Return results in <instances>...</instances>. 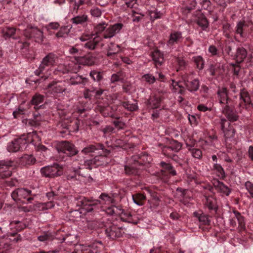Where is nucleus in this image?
<instances>
[{
    "label": "nucleus",
    "instance_id": "c9c22d12",
    "mask_svg": "<svg viewBox=\"0 0 253 253\" xmlns=\"http://www.w3.org/2000/svg\"><path fill=\"white\" fill-rule=\"evenodd\" d=\"M193 60L199 70H202L204 67V60L201 56H196L193 57Z\"/></svg>",
    "mask_w": 253,
    "mask_h": 253
},
{
    "label": "nucleus",
    "instance_id": "de8ad7c7",
    "mask_svg": "<svg viewBox=\"0 0 253 253\" xmlns=\"http://www.w3.org/2000/svg\"><path fill=\"white\" fill-rule=\"evenodd\" d=\"M245 26L244 21H240L238 22L236 26V33L240 35L241 37L243 36V28Z\"/></svg>",
    "mask_w": 253,
    "mask_h": 253
},
{
    "label": "nucleus",
    "instance_id": "4be33fe9",
    "mask_svg": "<svg viewBox=\"0 0 253 253\" xmlns=\"http://www.w3.org/2000/svg\"><path fill=\"white\" fill-rule=\"evenodd\" d=\"M247 56V51L242 47H238L236 51L235 59L238 63L242 62Z\"/></svg>",
    "mask_w": 253,
    "mask_h": 253
},
{
    "label": "nucleus",
    "instance_id": "bf43d9fd",
    "mask_svg": "<svg viewBox=\"0 0 253 253\" xmlns=\"http://www.w3.org/2000/svg\"><path fill=\"white\" fill-rule=\"evenodd\" d=\"M176 60L178 65L177 71H178L179 70H182L185 66V62L182 58H177Z\"/></svg>",
    "mask_w": 253,
    "mask_h": 253
},
{
    "label": "nucleus",
    "instance_id": "a18cd8bd",
    "mask_svg": "<svg viewBox=\"0 0 253 253\" xmlns=\"http://www.w3.org/2000/svg\"><path fill=\"white\" fill-rule=\"evenodd\" d=\"M160 165L165 169L169 170V173H170L172 175H176V171L173 169L172 167L169 164H167L164 162H162L160 163Z\"/></svg>",
    "mask_w": 253,
    "mask_h": 253
},
{
    "label": "nucleus",
    "instance_id": "4d7b16f0",
    "mask_svg": "<svg viewBox=\"0 0 253 253\" xmlns=\"http://www.w3.org/2000/svg\"><path fill=\"white\" fill-rule=\"evenodd\" d=\"M38 239L39 241L42 242H46L51 240L52 238L49 234L45 233L43 235L39 236Z\"/></svg>",
    "mask_w": 253,
    "mask_h": 253
},
{
    "label": "nucleus",
    "instance_id": "aec40b11",
    "mask_svg": "<svg viewBox=\"0 0 253 253\" xmlns=\"http://www.w3.org/2000/svg\"><path fill=\"white\" fill-rule=\"evenodd\" d=\"M219 103L227 105L228 100L227 90L225 87L219 88L217 91Z\"/></svg>",
    "mask_w": 253,
    "mask_h": 253
},
{
    "label": "nucleus",
    "instance_id": "864d4df0",
    "mask_svg": "<svg viewBox=\"0 0 253 253\" xmlns=\"http://www.w3.org/2000/svg\"><path fill=\"white\" fill-rule=\"evenodd\" d=\"M90 12L91 15L95 17H99L101 15V11L99 8L96 7H92L90 10Z\"/></svg>",
    "mask_w": 253,
    "mask_h": 253
},
{
    "label": "nucleus",
    "instance_id": "680f3d73",
    "mask_svg": "<svg viewBox=\"0 0 253 253\" xmlns=\"http://www.w3.org/2000/svg\"><path fill=\"white\" fill-rule=\"evenodd\" d=\"M245 187L250 195L253 194V184L250 181L245 183Z\"/></svg>",
    "mask_w": 253,
    "mask_h": 253
},
{
    "label": "nucleus",
    "instance_id": "603ef678",
    "mask_svg": "<svg viewBox=\"0 0 253 253\" xmlns=\"http://www.w3.org/2000/svg\"><path fill=\"white\" fill-rule=\"evenodd\" d=\"M136 0H129V1H126L125 4H123L122 7L123 9H126V8H132L134 7V5L136 4Z\"/></svg>",
    "mask_w": 253,
    "mask_h": 253
},
{
    "label": "nucleus",
    "instance_id": "ea45409f",
    "mask_svg": "<svg viewBox=\"0 0 253 253\" xmlns=\"http://www.w3.org/2000/svg\"><path fill=\"white\" fill-rule=\"evenodd\" d=\"M83 82V79L82 77L78 76L76 74H74L70 77V84L75 85L81 84Z\"/></svg>",
    "mask_w": 253,
    "mask_h": 253
},
{
    "label": "nucleus",
    "instance_id": "f704fd0d",
    "mask_svg": "<svg viewBox=\"0 0 253 253\" xmlns=\"http://www.w3.org/2000/svg\"><path fill=\"white\" fill-rule=\"evenodd\" d=\"M144 14L138 9H133L132 10V21L133 22H139L142 19Z\"/></svg>",
    "mask_w": 253,
    "mask_h": 253
},
{
    "label": "nucleus",
    "instance_id": "a211bd4d",
    "mask_svg": "<svg viewBox=\"0 0 253 253\" xmlns=\"http://www.w3.org/2000/svg\"><path fill=\"white\" fill-rule=\"evenodd\" d=\"M222 112L230 122L236 121L238 119L236 112L230 109L227 105L222 107Z\"/></svg>",
    "mask_w": 253,
    "mask_h": 253
},
{
    "label": "nucleus",
    "instance_id": "bb28decb",
    "mask_svg": "<svg viewBox=\"0 0 253 253\" xmlns=\"http://www.w3.org/2000/svg\"><path fill=\"white\" fill-rule=\"evenodd\" d=\"M216 188L217 190L225 196H228L231 193L230 188L221 182H218Z\"/></svg>",
    "mask_w": 253,
    "mask_h": 253
},
{
    "label": "nucleus",
    "instance_id": "393cba45",
    "mask_svg": "<svg viewBox=\"0 0 253 253\" xmlns=\"http://www.w3.org/2000/svg\"><path fill=\"white\" fill-rule=\"evenodd\" d=\"M88 20V16L85 14L77 15L72 19V22L75 24H83Z\"/></svg>",
    "mask_w": 253,
    "mask_h": 253
},
{
    "label": "nucleus",
    "instance_id": "4c0bfd02",
    "mask_svg": "<svg viewBox=\"0 0 253 253\" xmlns=\"http://www.w3.org/2000/svg\"><path fill=\"white\" fill-rule=\"evenodd\" d=\"M213 103L210 102L207 103L206 104H200L198 105L197 109L201 112H205L206 111H211L212 109Z\"/></svg>",
    "mask_w": 253,
    "mask_h": 253
},
{
    "label": "nucleus",
    "instance_id": "e433bc0d",
    "mask_svg": "<svg viewBox=\"0 0 253 253\" xmlns=\"http://www.w3.org/2000/svg\"><path fill=\"white\" fill-rule=\"evenodd\" d=\"M35 159L32 155H25L21 158V161L26 165H30L35 163Z\"/></svg>",
    "mask_w": 253,
    "mask_h": 253
},
{
    "label": "nucleus",
    "instance_id": "1a4fd4ad",
    "mask_svg": "<svg viewBox=\"0 0 253 253\" xmlns=\"http://www.w3.org/2000/svg\"><path fill=\"white\" fill-rule=\"evenodd\" d=\"M23 35L27 39L34 38L36 42H43V32L36 27L28 25L23 32Z\"/></svg>",
    "mask_w": 253,
    "mask_h": 253
},
{
    "label": "nucleus",
    "instance_id": "9d476101",
    "mask_svg": "<svg viewBox=\"0 0 253 253\" xmlns=\"http://www.w3.org/2000/svg\"><path fill=\"white\" fill-rule=\"evenodd\" d=\"M101 39V38L97 34L83 35L80 38L82 42H85L84 44V47L90 50L95 49Z\"/></svg>",
    "mask_w": 253,
    "mask_h": 253
},
{
    "label": "nucleus",
    "instance_id": "f03ea898",
    "mask_svg": "<svg viewBox=\"0 0 253 253\" xmlns=\"http://www.w3.org/2000/svg\"><path fill=\"white\" fill-rule=\"evenodd\" d=\"M72 61L66 62L64 64H60L53 72L55 75L66 74L69 72L77 73L80 66V64H83L88 66L92 65L94 62L89 57H74L71 58Z\"/></svg>",
    "mask_w": 253,
    "mask_h": 253
},
{
    "label": "nucleus",
    "instance_id": "b1692460",
    "mask_svg": "<svg viewBox=\"0 0 253 253\" xmlns=\"http://www.w3.org/2000/svg\"><path fill=\"white\" fill-rule=\"evenodd\" d=\"M161 98L160 95L151 96L148 101L149 107L152 109L157 108L160 106Z\"/></svg>",
    "mask_w": 253,
    "mask_h": 253
},
{
    "label": "nucleus",
    "instance_id": "ddd939ff",
    "mask_svg": "<svg viewBox=\"0 0 253 253\" xmlns=\"http://www.w3.org/2000/svg\"><path fill=\"white\" fill-rule=\"evenodd\" d=\"M56 57L51 53L47 55L42 60L39 70L36 71V74L44 73L45 70H48L55 62Z\"/></svg>",
    "mask_w": 253,
    "mask_h": 253
},
{
    "label": "nucleus",
    "instance_id": "5701e85b",
    "mask_svg": "<svg viewBox=\"0 0 253 253\" xmlns=\"http://www.w3.org/2000/svg\"><path fill=\"white\" fill-rule=\"evenodd\" d=\"M118 214L120 215L122 220L124 221L129 223H133L134 224L137 223L136 222L133 221L132 218V215L129 212H126L121 208L119 209Z\"/></svg>",
    "mask_w": 253,
    "mask_h": 253
},
{
    "label": "nucleus",
    "instance_id": "0e129e2a",
    "mask_svg": "<svg viewBox=\"0 0 253 253\" xmlns=\"http://www.w3.org/2000/svg\"><path fill=\"white\" fill-rule=\"evenodd\" d=\"M208 51L212 56H214L218 54V50L216 47L214 45L210 46L208 49Z\"/></svg>",
    "mask_w": 253,
    "mask_h": 253
},
{
    "label": "nucleus",
    "instance_id": "9b49d317",
    "mask_svg": "<svg viewBox=\"0 0 253 253\" xmlns=\"http://www.w3.org/2000/svg\"><path fill=\"white\" fill-rule=\"evenodd\" d=\"M57 151L60 155L65 154L68 156H72L78 152L75 146L67 141L60 142L56 147Z\"/></svg>",
    "mask_w": 253,
    "mask_h": 253
},
{
    "label": "nucleus",
    "instance_id": "f8f14e48",
    "mask_svg": "<svg viewBox=\"0 0 253 253\" xmlns=\"http://www.w3.org/2000/svg\"><path fill=\"white\" fill-rule=\"evenodd\" d=\"M31 191L25 188H18L12 192L11 193L12 198L15 201H21L24 202V200L27 199V201L32 200L33 198L30 197Z\"/></svg>",
    "mask_w": 253,
    "mask_h": 253
},
{
    "label": "nucleus",
    "instance_id": "f257e3e1",
    "mask_svg": "<svg viewBox=\"0 0 253 253\" xmlns=\"http://www.w3.org/2000/svg\"><path fill=\"white\" fill-rule=\"evenodd\" d=\"M100 198L101 200L100 203L102 204H105L107 206L110 205L114 202L113 198L104 193L102 194L100 196ZM100 204V202L98 201H88L84 197H80L77 200V205L81 207V209H80L81 211H79V210H75L72 211V213L77 216L79 214L80 216H81V213L84 211L85 213L92 211H96Z\"/></svg>",
    "mask_w": 253,
    "mask_h": 253
},
{
    "label": "nucleus",
    "instance_id": "dca6fc26",
    "mask_svg": "<svg viewBox=\"0 0 253 253\" xmlns=\"http://www.w3.org/2000/svg\"><path fill=\"white\" fill-rule=\"evenodd\" d=\"M106 234L110 238L114 239L116 238L121 237L122 233L118 228L115 225H111L106 228L105 230Z\"/></svg>",
    "mask_w": 253,
    "mask_h": 253
},
{
    "label": "nucleus",
    "instance_id": "338daca9",
    "mask_svg": "<svg viewBox=\"0 0 253 253\" xmlns=\"http://www.w3.org/2000/svg\"><path fill=\"white\" fill-rule=\"evenodd\" d=\"M94 94V90L91 91L88 89L84 92V96L85 98H89Z\"/></svg>",
    "mask_w": 253,
    "mask_h": 253
},
{
    "label": "nucleus",
    "instance_id": "8fccbe9b",
    "mask_svg": "<svg viewBox=\"0 0 253 253\" xmlns=\"http://www.w3.org/2000/svg\"><path fill=\"white\" fill-rule=\"evenodd\" d=\"M219 5L224 8H225L228 3L234 2L236 0H214Z\"/></svg>",
    "mask_w": 253,
    "mask_h": 253
},
{
    "label": "nucleus",
    "instance_id": "7ed1b4c3",
    "mask_svg": "<svg viewBox=\"0 0 253 253\" xmlns=\"http://www.w3.org/2000/svg\"><path fill=\"white\" fill-rule=\"evenodd\" d=\"M95 150H101V153L99 152L101 156H95L94 159L92 160L85 161L84 166L87 169H91L93 167H96L103 165L104 161L106 159L105 156H106L110 153V151L104 149L103 145L101 144L90 145L84 148L82 152L84 154H87L94 152Z\"/></svg>",
    "mask_w": 253,
    "mask_h": 253
},
{
    "label": "nucleus",
    "instance_id": "0eeeda50",
    "mask_svg": "<svg viewBox=\"0 0 253 253\" xmlns=\"http://www.w3.org/2000/svg\"><path fill=\"white\" fill-rule=\"evenodd\" d=\"M42 175L47 177H54L63 174V167L58 164L54 163L52 165L44 167L41 169Z\"/></svg>",
    "mask_w": 253,
    "mask_h": 253
},
{
    "label": "nucleus",
    "instance_id": "423d86ee",
    "mask_svg": "<svg viewBox=\"0 0 253 253\" xmlns=\"http://www.w3.org/2000/svg\"><path fill=\"white\" fill-rule=\"evenodd\" d=\"M21 237L16 233H11L0 237V249H3L0 253H12L13 245L20 240Z\"/></svg>",
    "mask_w": 253,
    "mask_h": 253
},
{
    "label": "nucleus",
    "instance_id": "c03bdc74",
    "mask_svg": "<svg viewBox=\"0 0 253 253\" xmlns=\"http://www.w3.org/2000/svg\"><path fill=\"white\" fill-rule=\"evenodd\" d=\"M142 78L144 81L149 83V84H152L154 83L156 81L155 77L153 75L150 74H146L144 75Z\"/></svg>",
    "mask_w": 253,
    "mask_h": 253
},
{
    "label": "nucleus",
    "instance_id": "5fc2aeb1",
    "mask_svg": "<svg viewBox=\"0 0 253 253\" xmlns=\"http://www.w3.org/2000/svg\"><path fill=\"white\" fill-rule=\"evenodd\" d=\"M59 27V24L57 22H51L46 26L45 28L47 31H48L49 33H50V31L52 29L56 30Z\"/></svg>",
    "mask_w": 253,
    "mask_h": 253
},
{
    "label": "nucleus",
    "instance_id": "2f4dec72",
    "mask_svg": "<svg viewBox=\"0 0 253 253\" xmlns=\"http://www.w3.org/2000/svg\"><path fill=\"white\" fill-rule=\"evenodd\" d=\"M120 50V47L118 44L111 43L108 46L107 56H109L112 54H116Z\"/></svg>",
    "mask_w": 253,
    "mask_h": 253
},
{
    "label": "nucleus",
    "instance_id": "774afa93",
    "mask_svg": "<svg viewBox=\"0 0 253 253\" xmlns=\"http://www.w3.org/2000/svg\"><path fill=\"white\" fill-rule=\"evenodd\" d=\"M248 155L250 159L253 161V146H251L249 147L248 150Z\"/></svg>",
    "mask_w": 253,
    "mask_h": 253
},
{
    "label": "nucleus",
    "instance_id": "a19ab883",
    "mask_svg": "<svg viewBox=\"0 0 253 253\" xmlns=\"http://www.w3.org/2000/svg\"><path fill=\"white\" fill-rule=\"evenodd\" d=\"M197 24L203 30H206L209 26V22L205 17L199 18Z\"/></svg>",
    "mask_w": 253,
    "mask_h": 253
},
{
    "label": "nucleus",
    "instance_id": "13d9d810",
    "mask_svg": "<svg viewBox=\"0 0 253 253\" xmlns=\"http://www.w3.org/2000/svg\"><path fill=\"white\" fill-rule=\"evenodd\" d=\"M25 110L20 106L18 108L16 109L13 112V115L15 118L18 117L19 115H22L25 113Z\"/></svg>",
    "mask_w": 253,
    "mask_h": 253
},
{
    "label": "nucleus",
    "instance_id": "69168bd1",
    "mask_svg": "<svg viewBox=\"0 0 253 253\" xmlns=\"http://www.w3.org/2000/svg\"><path fill=\"white\" fill-rule=\"evenodd\" d=\"M188 120L191 125H195L197 124V120L195 116L189 115Z\"/></svg>",
    "mask_w": 253,
    "mask_h": 253
},
{
    "label": "nucleus",
    "instance_id": "4468645a",
    "mask_svg": "<svg viewBox=\"0 0 253 253\" xmlns=\"http://www.w3.org/2000/svg\"><path fill=\"white\" fill-rule=\"evenodd\" d=\"M221 129L226 139H231L234 137L235 129L230 126V123L225 119H221Z\"/></svg>",
    "mask_w": 253,
    "mask_h": 253
},
{
    "label": "nucleus",
    "instance_id": "f3484780",
    "mask_svg": "<svg viewBox=\"0 0 253 253\" xmlns=\"http://www.w3.org/2000/svg\"><path fill=\"white\" fill-rule=\"evenodd\" d=\"M48 88L52 90L54 93H63L66 89L64 83L62 82H56L49 84Z\"/></svg>",
    "mask_w": 253,
    "mask_h": 253
},
{
    "label": "nucleus",
    "instance_id": "3c124183",
    "mask_svg": "<svg viewBox=\"0 0 253 253\" xmlns=\"http://www.w3.org/2000/svg\"><path fill=\"white\" fill-rule=\"evenodd\" d=\"M68 32L67 29L65 27H61L60 30L56 33V37L59 39L64 38L67 35Z\"/></svg>",
    "mask_w": 253,
    "mask_h": 253
},
{
    "label": "nucleus",
    "instance_id": "6ab92c4d",
    "mask_svg": "<svg viewBox=\"0 0 253 253\" xmlns=\"http://www.w3.org/2000/svg\"><path fill=\"white\" fill-rule=\"evenodd\" d=\"M183 40L181 33L178 32H173L169 35V38L168 42L169 45H173L178 43Z\"/></svg>",
    "mask_w": 253,
    "mask_h": 253
},
{
    "label": "nucleus",
    "instance_id": "6e6552de",
    "mask_svg": "<svg viewBox=\"0 0 253 253\" xmlns=\"http://www.w3.org/2000/svg\"><path fill=\"white\" fill-rule=\"evenodd\" d=\"M103 247L101 242L95 241L90 245H78L74 253H97Z\"/></svg>",
    "mask_w": 253,
    "mask_h": 253
},
{
    "label": "nucleus",
    "instance_id": "c756f323",
    "mask_svg": "<svg viewBox=\"0 0 253 253\" xmlns=\"http://www.w3.org/2000/svg\"><path fill=\"white\" fill-rule=\"evenodd\" d=\"M9 227L11 229H15L16 231H19L24 228L26 226L22 222L15 220L10 223Z\"/></svg>",
    "mask_w": 253,
    "mask_h": 253
},
{
    "label": "nucleus",
    "instance_id": "79ce46f5",
    "mask_svg": "<svg viewBox=\"0 0 253 253\" xmlns=\"http://www.w3.org/2000/svg\"><path fill=\"white\" fill-rule=\"evenodd\" d=\"M149 15L151 20H155L156 19L160 18L162 14L160 11H158L157 9L154 8L153 9L149 11Z\"/></svg>",
    "mask_w": 253,
    "mask_h": 253
},
{
    "label": "nucleus",
    "instance_id": "58836bf2",
    "mask_svg": "<svg viewBox=\"0 0 253 253\" xmlns=\"http://www.w3.org/2000/svg\"><path fill=\"white\" fill-rule=\"evenodd\" d=\"M89 75L94 81L99 82L102 79V73L96 70L91 71Z\"/></svg>",
    "mask_w": 253,
    "mask_h": 253
},
{
    "label": "nucleus",
    "instance_id": "20e7f679",
    "mask_svg": "<svg viewBox=\"0 0 253 253\" xmlns=\"http://www.w3.org/2000/svg\"><path fill=\"white\" fill-rule=\"evenodd\" d=\"M39 140L40 138L37 132L33 131L27 134H23L19 138L9 143L7 146V149L10 152H16L25 149L28 143H32L34 144L35 141Z\"/></svg>",
    "mask_w": 253,
    "mask_h": 253
},
{
    "label": "nucleus",
    "instance_id": "7c9ffc66",
    "mask_svg": "<svg viewBox=\"0 0 253 253\" xmlns=\"http://www.w3.org/2000/svg\"><path fill=\"white\" fill-rule=\"evenodd\" d=\"M16 29L14 28L5 27L2 30L4 37L5 39L10 38L14 35L16 32Z\"/></svg>",
    "mask_w": 253,
    "mask_h": 253
},
{
    "label": "nucleus",
    "instance_id": "09e8293b",
    "mask_svg": "<svg viewBox=\"0 0 253 253\" xmlns=\"http://www.w3.org/2000/svg\"><path fill=\"white\" fill-rule=\"evenodd\" d=\"M192 156L196 159H201L202 156V153L200 149H192L190 150Z\"/></svg>",
    "mask_w": 253,
    "mask_h": 253
},
{
    "label": "nucleus",
    "instance_id": "a878e982",
    "mask_svg": "<svg viewBox=\"0 0 253 253\" xmlns=\"http://www.w3.org/2000/svg\"><path fill=\"white\" fill-rule=\"evenodd\" d=\"M194 215L203 224L209 225L210 224L211 220L209 219L207 215L203 213H200L198 212H194Z\"/></svg>",
    "mask_w": 253,
    "mask_h": 253
},
{
    "label": "nucleus",
    "instance_id": "2eb2a0df",
    "mask_svg": "<svg viewBox=\"0 0 253 253\" xmlns=\"http://www.w3.org/2000/svg\"><path fill=\"white\" fill-rule=\"evenodd\" d=\"M123 25L122 23H116L108 27L104 32L103 37L104 39H110L119 33L122 29Z\"/></svg>",
    "mask_w": 253,
    "mask_h": 253
},
{
    "label": "nucleus",
    "instance_id": "49530a36",
    "mask_svg": "<svg viewBox=\"0 0 253 253\" xmlns=\"http://www.w3.org/2000/svg\"><path fill=\"white\" fill-rule=\"evenodd\" d=\"M123 107L129 111H133L137 109V105L136 103H129V102H124L122 104Z\"/></svg>",
    "mask_w": 253,
    "mask_h": 253
},
{
    "label": "nucleus",
    "instance_id": "72a5a7b5",
    "mask_svg": "<svg viewBox=\"0 0 253 253\" xmlns=\"http://www.w3.org/2000/svg\"><path fill=\"white\" fill-rule=\"evenodd\" d=\"M213 169L215 170L217 175L220 178H223L225 176V172L223 168L220 164L215 163L214 164Z\"/></svg>",
    "mask_w": 253,
    "mask_h": 253
},
{
    "label": "nucleus",
    "instance_id": "412c9836",
    "mask_svg": "<svg viewBox=\"0 0 253 253\" xmlns=\"http://www.w3.org/2000/svg\"><path fill=\"white\" fill-rule=\"evenodd\" d=\"M152 56L156 66H161L164 63L165 61L164 55L159 50H155Z\"/></svg>",
    "mask_w": 253,
    "mask_h": 253
},
{
    "label": "nucleus",
    "instance_id": "37998d69",
    "mask_svg": "<svg viewBox=\"0 0 253 253\" xmlns=\"http://www.w3.org/2000/svg\"><path fill=\"white\" fill-rule=\"evenodd\" d=\"M205 205L209 209H213L215 208V200L212 197H205Z\"/></svg>",
    "mask_w": 253,
    "mask_h": 253
},
{
    "label": "nucleus",
    "instance_id": "cd10ccee",
    "mask_svg": "<svg viewBox=\"0 0 253 253\" xmlns=\"http://www.w3.org/2000/svg\"><path fill=\"white\" fill-rule=\"evenodd\" d=\"M118 207L111 206H108L106 207H102V211L106 212V213L109 215H113L114 214H119V209Z\"/></svg>",
    "mask_w": 253,
    "mask_h": 253
},
{
    "label": "nucleus",
    "instance_id": "6e6d98bb",
    "mask_svg": "<svg viewBox=\"0 0 253 253\" xmlns=\"http://www.w3.org/2000/svg\"><path fill=\"white\" fill-rule=\"evenodd\" d=\"M10 167V166L7 167V170L0 172V178H4L11 176L12 172L11 171L9 170ZM5 169H6V167Z\"/></svg>",
    "mask_w": 253,
    "mask_h": 253
},
{
    "label": "nucleus",
    "instance_id": "473e14b6",
    "mask_svg": "<svg viewBox=\"0 0 253 253\" xmlns=\"http://www.w3.org/2000/svg\"><path fill=\"white\" fill-rule=\"evenodd\" d=\"M240 100L246 104L251 103V99L249 93L245 89H242L240 92Z\"/></svg>",
    "mask_w": 253,
    "mask_h": 253
},
{
    "label": "nucleus",
    "instance_id": "c85d7f7f",
    "mask_svg": "<svg viewBox=\"0 0 253 253\" xmlns=\"http://www.w3.org/2000/svg\"><path fill=\"white\" fill-rule=\"evenodd\" d=\"M43 101V96L40 94H36L33 96L32 99V104L35 105L34 108L35 109H39V106L41 107L42 105L40 104Z\"/></svg>",
    "mask_w": 253,
    "mask_h": 253
},
{
    "label": "nucleus",
    "instance_id": "e2e57ef3",
    "mask_svg": "<svg viewBox=\"0 0 253 253\" xmlns=\"http://www.w3.org/2000/svg\"><path fill=\"white\" fill-rule=\"evenodd\" d=\"M106 24L104 22H102L98 24L95 27V29L97 32H101L104 30Z\"/></svg>",
    "mask_w": 253,
    "mask_h": 253
},
{
    "label": "nucleus",
    "instance_id": "052dcab7",
    "mask_svg": "<svg viewBox=\"0 0 253 253\" xmlns=\"http://www.w3.org/2000/svg\"><path fill=\"white\" fill-rule=\"evenodd\" d=\"M122 73L121 72L118 74H113L111 77V82L112 83H114L122 79Z\"/></svg>",
    "mask_w": 253,
    "mask_h": 253
},
{
    "label": "nucleus",
    "instance_id": "39448f33",
    "mask_svg": "<svg viewBox=\"0 0 253 253\" xmlns=\"http://www.w3.org/2000/svg\"><path fill=\"white\" fill-rule=\"evenodd\" d=\"M184 85H186L190 91H194L198 89L199 87V81L195 79L191 81H187L180 80H171L170 88L173 92L182 94L184 92Z\"/></svg>",
    "mask_w": 253,
    "mask_h": 253
}]
</instances>
